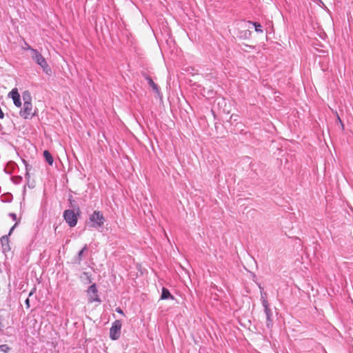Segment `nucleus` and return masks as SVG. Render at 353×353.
I'll list each match as a JSON object with an SVG mask.
<instances>
[{
	"mask_svg": "<svg viewBox=\"0 0 353 353\" xmlns=\"http://www.w3.org/2000/svg\"><path fill=\"white\" fill-rule=\"evenodd\" d=\"M23 48L26 50H29L31 52H32V49L27 43H25V47Z\"/></svg>",
	"mask_w": 353,
	"mask_h": 353,
	"instance_id": "14",
	"label": "nucleus"
},
{
	"mask_svg": "<svg viewBox=\"0 0 353 353\" xmlns=\"http://www.w3.org/2000/svg\"><path fill=\"white\" fill-rule=\"evenodd\" d=\"M43 156L46 160V161L50 164V165H52L53 163V157L51 155V154L50 153L49 151L48 150H45L43 152Z\"/></svg>",
	"mask_w": 353,
	"mask_h": 353,
	"instance_id": "10",
	"label": "nucleus"
},
{
	"mask_svg": "<svg viewBox=\"0 0 353 353\" xmlns=\"http://www.w3.org/2000/svg\"><path fill=\"white\" fill-rule=\"evenodd\" d=\"M254 26H255V30L256 32H262L261 26L259 23H254Z\"/></svg>",
	"mask_w": 353,
	"mask_h": 353,
	"instance_id": "13",
	"label": "nucleus"
},
{
	"mask_svg": "<svg viewBox=\"0 0 353 353\" xmlns=\"http://www.w3.org/2000/svg\"><path fill=\"white\" fill-rule=\"evenodd\" d=\"M336 115H337V121H338V122H339L341 123V121H342L340 119V117H339V114L337 113H336Z\"/></svg>",
	"mask_w": 353,
	"mask_h": 353,
	"instance_id": "19",
	"label": "nucleus"
},
{
	"mask_svg": "<svg viewBox=\"0 0 353 353\" xmlns=\"http://www.w3.org/2000/svg\"><path fill=\"white\" fill-rule=\"evenodd\" d=\"M14 226L11 228L10 233L13 230Z\"/></svg>",
	"mask_w": 353,
	"mask_h": 353,
	"instance_id": "21",
	"label": "nucleus"
},
{
	"mask_svg": "<svg viewBox=\"0 0 353 353\" xmlns=\"http://www.w3.org/2000/svg\"><path fill=\"white\" fill-rule=\"evenodd\" d=\"M116 311H117V312L123 315V310L120 307H117L116 309Z\"/></svg>",
	"mask_w": 353,
	"mask_h": 353,
	"instance_id": "15",
	"label": "nucleus"
},
{
	"mask_svg": "<svg viewBox=\"0 0 353 353\" xmlns=\"http://www.w3.org/2000/svg\"><path fill=\"white\" fill-rule=\"evenodd\" d=\"M23 107L20 111V115L26 119H30L34 116L36 111L33 108V105L32 103V97L30 93L28 91H25L23 93Z\"/></svg>",
	"mask_w": 353,
	"mask_h": 353,
	"instance_id": "1",
	"label": "nucleus"
},
{
	"mask_svg": "<svg viewBox=\"0 0 353 353\" xmlns=\"http://www.w3.org/2000/svg\"><path fill=\"white\" fill-rule=\"evenodd\" d=\"M8 97L12 98L13 100L14 104L19 108L21 106V101L20 94L19 93L17 88H13L8 94Z\"/></svg>",
	"mask_w": 353,
	"mask_h": 353,
	"instance_id": "7",
	"label": "nucleus"
},
{
	"mask_svg": "<svg viewBox=\"0 0 353 353\" xmlns=\"http://www.w3.org/2000/svg\"><path fill=\"white\" fill-rule=\"evenodd\" d=\"M27 308L30 307V300L29 299H27L25 301Z\"/></svg>",
	"mask_w": 353,
	"mask_h": 353,
	"instance_id": "17",
	"label": "nucleus"
},
{
	"mask_svg": "<svg viewBox=\"0 0 353 353\" xmlns=\"http://www.w3.org/2000/svg\"><path fill=\"white\" fill-rule=\"evenodd\" d=\"M86 250V246H85L79 253V256L81 257V255L83 254V252H84V250Z\"/></svg>",
	"mask_w": 353,
	"mask_h": 353,
	"instance_id": "16",
	"label": "nucleus"
},
{
	"mask_svg": "<svg viewBox=\"0 0 353 353\" xmlns=\"http://www.w3.org/2000/svg\"><path fill=\"white\" fill-rule=\"evenodd\" d=\"M32 58L46 72L50 71V69L45 58L37 50L32 49Z\"/></svg>",
	"mask_w": 353,
	"mask_h": 353,
	"instance_id": "2",
	"label": "nucleus"
},
{
	"mask_svg": "<svg viewBox=\"0 0 353 353\" xmlns=\"http://www.w3.org/2000/svg\"><path fill=\"white\" fill-rule=\"evenodd\" d=\"M89 301L92 303L94 301H99V298L97 294V289L95 284L90 285L87 291Z\"/></svg>",
	"mask_w": 353,
	"mask_h": 353,
	"instance_id": "6",
	"label": "nucleus"
},
{
	"mask_svg": "<svg viewBox=\"0 0 353 353\" xmlns=\"http://www.w3.org/2000/svg\"><path fill=\"white\" fill-rule=\"evenodd\" d=\"M146 79L149 83V85L152 88V89L157 92V93H159V88H158V86L153 81V80L152 79L151 77H146Z\"/></svg>",
	"mask_w": 353,
	"mask_h": 353,
	"instance_id": "11",
	"label": "nucleus"
},
{
	"mask_svg": "<svg viewBox=\"0 0 353 353\" xmlns=\"http://www.w3.org/2000/svg\"><path fill=\"white\" fill-rule=\"evenodd\" d=\"M340 125H341V130H343L345 129V126L342 121H341Z\"/></svg>",
	"mask_w": 353,
	"mask_h": 353,
	"instance_id": "18",
	"label": "nucleus"
},
{
	"mask_svg": "<svg viewBox=\"0 0 353 353\" xmlns=\"http://www.w3.org/2000/svg\"><path fill=\"white\" fill-rule=\"evenodd\" d=\"M263 306L264 307L265 313L266 314L267 318V326L268 327H270L272 325V321L271 319L272 312L271 310L269 308L268 302L267 300L263 301Z\"/></svg>",
	"mask_w": 353,
	"mask_h": 353,
	"instance_id": "8",
	"label": "nucleus"
},
{
	"mask_svg": "<svg viewBox=\"0 0 353 353\" xmlns=\"http://www.w3.org/2000/svg\"><path fill=\"white\" fill-rule=\"evenodd\" d=\"M11 347L7 344L0 345V353H9Z\"/></svg>",
	"mask_w": 353,
	"mask_h": 353,
	"instance_id": "12",
	"label": "nucleus"
},
{
	"mask_svg": "<svg viewBox=\"0 0 353 353\" xmlns=\"http://www.w3.org/2000/svg\"><path fill=\"white\" fill-rule=\"evenodd\" d=\"M122 323L120 320H116L110 330V337L112 340H117L120 337Z\"/></svg>",
	"mask_w": 353,
	"mask_h": 353,
	"instance_id": "4",
	"label": "nucleus"
},
{
	"mask_svg": "<svg viewBox=\"0 0 353 353\" xmlns=\"http://www.w3.org/2000/svg\"><path fill=\"white\" fill-rule=\"evenodd\" d=\"M63 217L70 227H74L78 221L77 214L73 210H66L63 212Z\"/></svg>",
	"mask_w": 353,
	"mask_h": 353,
	"instance_id": "5",
	"label": "nucleus"
},
{
	"mask_svg": "<svg viewBox=\"0 0 353 353\" xmlns=\"http://www.w3.org/2000/svg\"><path fill=\"white\" fill-rule=\"evenodd\" d=\"M90 220L92 223V226L94 228L101 227L103 225L105 221V218L103 214L98 210L94 211V212L90 215Z\"/></svg>",
	"mask_w": 353,
	"mask_h": 353,
	"instance_id": "3",
	"label": "nucleus"
},
{
	"mask_svg": "<svg viewBox=\"0 0 353 353\" xmlns=\"http://www.w3.org/2000/svg\"><path fill=\"white\" fill-rule=\"evenodd\" d=\"M10 215L13 217L14 219H16V215L14 214H11Z\"/></svg>",
	"mask_w": 353,
	"mask_h": 353,
	"instance_id": "20",
	"label": "nucleus"
},
{
	"mask_svg": "<svg viewBox=\"0 0 353 353\" xmlns=\"http://www.w3.org/2000/svg\"><path fill=\"white\" fill-rule=\"evenodd\" d=\"M161 299H167L168 298H171V299H174V297L171 295L170 291L165 288H163L162 289V293H161Z\"/></svg>",
	"mask_w": 353,
	"mask_h": 353,
	"instance_id": "9",
	"label": "nucleus"
}]
</instances>
